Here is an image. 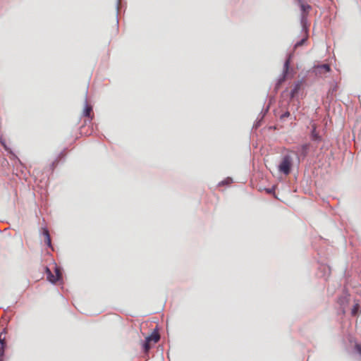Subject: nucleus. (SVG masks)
<instances>
[{"label":"nucleus","mask_w":361,"mask_h":361,"mask_svg":"<svg viewBox=\"0 0 361 361\" xmlns=\"http://www.w3.org/2000/svg\"><path fill=\"white\" fill-rule=\"evenodd\" d=\"M293 166V157L290 154L284 155L279 165V171L285 174L288 175Z\"/></svg>","instance_id":"obj_1"},{"label":"nucleus","mask_w":361,"mask_h":361,"mask_svg":"<svg viewBox=\"0 0 361 361\" xmlns=\"http://www.w3.org/2000/svg\"><path fill=\"white\" fill-rule=\"evenodd\" d=\"M45 269H46L47 278L50 282L54 283L61 279V273L60 271V269L57 267H54L55 274H52V272L48 267H46Z\"/></svg>","instance_id":"obj_2"},{"label":"nucleus","mask_w":361,"mask_h":361,"mask_svg":"<svg viewBox=\"0 0 361 361\" xmlns=\"http://www.w3.org/2000/svg\"><path fill=\"white\" fill-rule=\"evenodd\" d=\"M317 73H325L330 71V66L328 64H323L315 68Z\"/></svg>","instance_id":"obj_3"},{"label":"nucleus","mask_w":361,"mask_h":361,"mask_svg":"<svg viewBox=\"0 0 361 361\" xmlns=\"http://www.w3.org/2000/svg\"><path fill=\"white\" fill-rule=\"evenodd\" d=\"M146 339L148 340V341L150 343H157L160 339V336L158 332L154 331L151 335L147 336Z\"/></svg>","instance_id":"obj_4"},{"label":"nucleus","mask_w":361,"mask_h":361,"mask_svg":"<svg viewBox=\"0 0 361 361\" xmlns=\"http://www.w3.org/2000/svg\"><path fill=\"white\" fill-rule=\"evenodd\" d=\"M42 234L44 237V241L45 243L49 246L51 247V238L49 235V232L47 228H43Z\"/></svg>","instance_id":"obj_5"},{"label":"nucleus","mask_w":361,"mask_h":361,"mask_svg":"<svg viewBox=\"0 0 361 361\" xmlns=\"http://www.w3.org/2000/svg\"><path fill=\"white\" fill-rule=\"evenodd\" d=\"M92 111V108L91 106L88 105L87 104L85 105V109L83 111V115L86 117H91V114Z\"/></svg>","instance_id":"obj_6"},{"label":"nucleus","mask_w":361,"mask_h":361,"mask_svg":"<svg viewBox=\"0 0 361 361\" xmlns=\"http://www.w3.org/2000/svg\"><path fill=\"white\" fill-rule=\"evenodd\" d=\"M300 89V85L299 83L296 84L290 92V97L291 98L295 97V95L298 93Z\"/></svg>","instance_id":"obj_7"},{"label":"nucleus","mask_w":361,"mask_h":361,"mask_svg":"<svg viewBox=\"0 0 361 361\" xmlns=\"http://www.w3.org/2000/svg\"><path fill=\"white\" fill-rule=\"evenodd\" d=\"M348 300H349L348 296L345 295L338 299V302H339L340 305L344 308V306L345 305V304H347L348 302Z\"/></svg>","instance_id":"obj_8"},{"label":"nucleus","mask_w":361,"mask_h":361,"mask_svg":"<svg viewBox=\"0 0 361 361\" xmlns=\"http://www.w3.org/2000/svg\"><path fill=\"white\" fill-rule=\"evenodd\" d=\"M142 347L145 353H147L152 348L151 343L148 340L145 339V341L142 344Z\"/></svg>","instance_id":"obj_9"},{"label":"nucleus","mask_w":361,"mask_h":361,"mask_svg":"<svg viewBox=\"0 0 361 361\" xmlns=\"http://www.w3.org/2000/svg\"><path fill=\"white\" fill-rule=\"evenodd\" d=\"M359 309H360V304L358 302H356L353 308H352V310H351V314L352 316H355L357 315V314L358 313V311H359Z\"/></svg>","instance_id":"obj_10"},{"label":"nucleus","mask_w":361,"mask_h":361,"mask_svg":"<svg viewBox=\"0 0 361 361\" xmlns=\"http://www.w3.org/2000/svg\"><path fill=\"white\" fill-rule=\"evenodd\" d=\"M5 339H6V336H5L4 333L1 332L0 333V345L1 344L6 345Z\"/></svg>","instance_id":"obj_11"},{"label":"nucleus","mask_w":361,"mask_h":361,"mask_svg":"<svg viewBox=\"0 0 361 361\" xmlns=\"http://www.w3.org/2000/svg\"><path fill=\"white\" fill-rule=\"evenodd\" d=\"M306 40H307L306 38H304V39H301L300 42H297L295 45V48L302 46L305 42Z\"/></svg>","instance_id":"obj_12"},{"label":"nucleus","mask_w":361,"mask_h":361,"mask_svg":"<svg viewBox=\"0 0 361 361\" xmlns=\"http://www.w3.org/2000/svg\"><path fill=\"white\" fill-rule=\"evenodd\" d=\"M301 8L304 12L308 11L311 8V7L309 5H305V4H302Z\"/></svg>","instance_id":"obj_13"},{"label":"nucleus","mask_w":361,"mask_h":361,"mask_svg":"<svg viewBox=\"0 0 361 361\" xmlns=\"http://www.w3.org/2000/svg\"><path fill=\"white\" fill-rule=\"evenodd\" d=\"M6 345H0V358L4 355Z\"/></svg>","instance_id":"obj_14"},{"label":"nucleus","mask_w":361,"mask_h":361,"mask_svg":"<svg viewBox=\"0 0 361 361\" xmlns=\"http://www.w3.org/2000/svg\"><path fill=\"white\" fill-rule=\"evenodd\" d=\"M288 66H289V61H286L285 64H284V72H285V73L287 72V71L288 69Z\"/></svg>","instance_id":"obj_15"},{"label":"nucleus","mask_w":361,"mask_h":361,"mask_svg":"<svg viewBox=\"0 0 361 361\" xmlns=\"http://www.w3.org/2000/svg\"><path fill=\"white\" fill-rule=\"evenodd\" d=\"M290 116V113L288 111L285 112L281 115V118H283L285 117H288Z\"/></svg>","instance_id":"obj_16"}]
</instances>
